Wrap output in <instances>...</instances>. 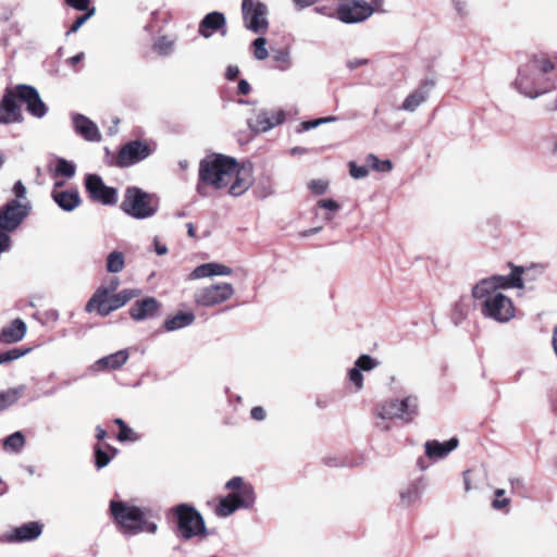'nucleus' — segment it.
Returning <instances> with one entry per match:
<instances>
[{
  "instance_id": "nucleus-31",
  "label": "nucleus",
  "mask_w": 557,
  "mask_h": 557,
  "mask_svg": "<svg viewBox=\"0 0 557 557\" xmlns=\"http://www.w3.org/2000/svg\"><path fill=\"white\" fill-rule=\"evenodd\" d=\"M231 495H234V499L238 503L240 508H250L256 502V493L250 483L238 492H232Z\"/></svg>"
},
{
  "instance_id": "nucleus-38",
  "label": "nucleus",
  "mask_w": 557,
  "mask_h": 557,
  "mask_svg": "<svg viewBox=\"0 0 557 557\" xmlns=\"http://www.w3.org/2000/svg\"><path fill=\"white\" fill-rule=\"evenodd\" d=\"M425 100H426V91H423L422 89H417L406 97V99L404 100V102L401 104V108L405 111L413 112Z\"/></svg>"
},
{
  "instance_id": "nucleus-51",
  "label": "nucleus",
  "mask_w": 557,
  "mask_h": 557,
  "mask_svg": "<svg viewBox=\"0 0 557 557\" xmlns=\"http://www.w3.org/2000/svg\"><path fill=\"white\" fill-rule=\"evenodd\" d=\"M248 483L244 482L242 476H234L226 482L225 487L232 492H238L240 488L246 486Z\"/></svg>"
},
{
  "instance_id": "nucleus-61",
  "label": "nucleus",
  "mask_w": 557,
  "mask_h": 557,
  "mask_svg": "<svg viewBox=\"0 0 557 557\" xmlns=\"http://www.w3.org/2000/svg\"><path fill=\"white\" fill-rule=\"evenodd\" d=\"M154 244V251L159 256H163L168 253V247L164 244H161L157 238L153 242Z\"/></svg>"
},
{
  "instance_id": "nucleus-46",
  "label": "nucleus",
  "mask_w": 557,
  "mask_h": 557,
  "mask_svg": "<svg viewBox=\"0 0 557 557\" xmlns=\"http://www.w3.org/2000/svg\"><path fill=\"white\" fill-rule=\"evenodd\" d=\"M356 366L361 369V371H371L379 367L380 362L372 358L369 355H361L356 361Z\"/></svg>"
},
{
  "instance_id": "nucleus-58",
  "label": "nucleus",
  "mask_w": 557,
  "mask_h": 557,
  "mask_svg": "<svg viewBox=\"0 0 557 557\" xmlns=\"http://www.w3.org/2000/svg\"><path fill=\"white\" fill-rule=\"evenodd\" d=\"M369 60L368 59H363V58H356V59H350L347 61V67L349 70H355L359 66H362V65H366L368 64Z\"/></svg>"
},
{
  "instance_id": "nucleus-3",
  "label": "nucleus",
  "mask_w": 557,
  "mask_h": 557,
  "mask_svg": "<svg viewBox=\"0 0 557 557\" xmlns=\"http://www.w3.org/2000/svg\"><path fill=\"white\" fill-rule=\"evenodd\" d=\"M121 210L136 220H145L153 216L159 209V198L154 194L147 193L139 187L129 186L124 191Z\"/></svg>"
},
{
  "instance_id": "nucleus-5",
  "label": "nucleus",
  "mask_w": 557,
  "mask_h": 557,
  "mask_svg": "<svg viewBox=\"0 0 557 557\" xmlns=\"http://www.w3.org/2000/svg\"><path fill=\"white\" fill-rule=\"evenodd\" d=\"M473 298L481 301V313L484 318L507 323L515 317L512 300L503 293H487L486 296Z\"/></svg>"
},
{
  "instance_id": "nucleus-13",
  "label": "nucleus",
  "mask_w": 557,
  "mask_h": 557,
  "mask_svg": "<svg viewBox=\"0 0 557 557\" xmlns=\"http://www.w3.org/2000/svg\"><path fill=\"white\" fill-rule=\"evenodd\" d=\"M285 117V112L282 109H262L256 112L255 119L248 120V126L256 133H265L284 123Z\"/></svg>"
},
{
  "instance_id": "nucleus-14",
  "label": "nucleus",
  "mask_w": 557,
  "mask_h": 557,
  "mask_svg": "<svg viewBox=\"0 0 557 557\" xmlns=\"http://www.w3.org/2000/svg\"><path fill=\"white\" fill-rule=\"evenodd\" d=\"M23 121L22 110L11 89H7L0 101V124Z\"/></svg>"
},
{
  "instance_id": "nucleus-25",
  "label": "nucleus",
  "mask_w": 557,
  "mask_h": 557,
  "mask_svg": "<svg viewBox=\"0 0 557 557\" xmlns=\"http://www.w3.org/2000/svg\"><path fill=\"white\" fill-rule=\"evenodd\" d=\"M52 199L64 211L75 210L82 202L77 190L52 191Z\"/></svg>"
},
{
  "instance_id": "nucleus-1",
  "label": "nucleus",
  "mask_w": 557,
  "mask_h": 557,
  "mask_svg": "<svg viewBox=\"0 0 557 557\" xmlns=\"http://www.w3.org/2000/svg\"><path fill=\"white\" fill-rule=\"evenodd\" d=\"M234 182L230 186L228 193L232 196L243 195L251 185L249 178L240 175V168L237 160L221 153H211L205 157L199 163L198 173V194L206 196L205 185L212 186L215 189L226 187L231 181Z\"/></svg>"
},
{
  "instance_id": "nucleus-30",
  "label": "nucleus",
  "mask_w": 557,
  "mask_h": 557,
  "mask_svg": "<svg viewBox=\"0 0 557 557\" xmlns=\"http://www.w3.org/2000/svg\"><path fill=\"white\" fill-rule=\"evenodd\" d=\"M399 399H391L382 404L377 410V417L385 419H399L401 420L403 413L399 410Z\"/></svg>"
},
{
  "instance_id": "nucleus-22",
  "label": "nucleus",
  "mask_w": 557,
  "mask_h": 557,
  "mask_svg": "<svg viewBox=\"0 0 557 557\" xmlns=\"http://www.w3.org/2000/svg\"><path fill=\"white\" fill-rule=\"evenodd\" d=\"M26 331V323L22 319L17 318L1 330L0 342L5 344L17 343L24 338Z\"/></svg>"
},
{
  "instance_id": "nucleus-21",
  "label": "nucleus",
  "mask_w": 557,
  "mask_h": 557,
  "mask_svg": "<svg viewBox=\"0 0 557 557\" xmlns=\"http://www.w3.org/2000/svg\"><path fill=\"white\" fill-rule=\"evenodd\" d=\"M226 20L223 13L214 11L208 13L199 23L198 32L205 37L209 38L214 32L224 28Z\"/></svg>"
},
{
  "instance_id": "nucleus-18",
  "label": "nucleus",
  "mask_w": 557,
  "mask_h": 557,
  "mask_svg": "<svg viewBox=\"0 0 557 557\" xmlns=\"http://www.w3.org/2000/svg\"><path fill=\"white\" fill-rule=\"evenodd\" d=\"M42 532V524L37 521L24 523L7 535L9 542H27L36 540Z\"/></svg>"
},
{
  "instance_id": "nucleus-20",
  "label": "nucleus",
  "mask_w": 557,
  "mask_h": 557,
  "mask_svg": "<svg viewBox=\"0 0 557 557\" xmlns=\"http://www.w3.org/2000/svg\"><path fill=\"white\" fill-rule=\"evenodd\" d=\"M128 350L122 349L109 356L102 357L98 359L90 369L92 371H103V370H116L126 363L128 360Z\"/></svg>"
},
{
  "instance_id": "nucleus-29",
  "label": "nucleus",
  "mask_w": 557,
  "mask_h": 557,
  "mask_svg": "<svg viewBox=\"0 0 557 557\" xmlns=\"http://www.w3.org/2000/svg\"><path fill=\"white\" fill-rule=\"evenodd\" d=\"M195 314L193 312H178L164 321V329L168 332H173L193 324Z\"/></svg>"
},
{
  "instance_id": "nucleus-24",
  "label": "nucleus",
  "mask_w": 557,
  "mask_h": 557,
  "mask_svg": "<svg viewBox=\"0 0 557 557\" xmlns=\"http://www.w3.org/2000/svg\"><path fill=\"white\" fill-rule=\"evenodd\" d=\"M457 446L458 440L456 437H451L444 443L437 441H428L425 443V454L429 458L441 459L446 457Z\"/></svg>"
},
{
  "instance_id": "nucleus-63",
  "label": "nucleus",
  "mask_w": 557,
  "mask_h": 557,
  "mask_svg": "<svg viewBox=\"0 0 557 557\" xmlns=\"http://www.w3.org/2000/svg\"><path fill=\"white\" fill-rule=\"evenodd\" d=\"M434 85H435L434 79H424L418 89H422L423 91H426V96H428L429 91L434 87Z\"/></svg>"
},
{
  "instance_id": "nucleus-47",
  "label": "nucleus",
  "mask_w": 557,
  "mask_h": 557,
  "mask_svg": "<svg viewBox=\"0 0 557 557\" xmlns=\"http://www.w3.org/2000/svg\"><path fill=\"white\" fill-rule=\"evenodd\" d=\"M349 174L355 180H361L368 176L369 169L368 165H358L355 161H350L348 163Z\"/></svg>"
},
{
  "instance_id": "nucleus-37",
  "label": "nucleus",
  "mask_w": 557,
  "mask_h": 557,
  "mask_svg": "<svg viewBox=\"0 0 557 557\" xmlns=\"http://www.w3.org/2000/svg\"><path fill=\"white\" fill-rule=\"evenodd\" d=\"M14 97L16 100H20L21 102L25 103L26 106L36 97L39 95L37 89L30 85L26 84H20L16 85L14 88H11Z\"/></svg>"
},
{
  "instance_id": "nucleus-10",
  "label": "nucleus",
  "mask_w": 557,
  "mask_h": 557,
  "mask_svg": "<svg viewBox=\"0 0 557 557\" xmlns=\"http://www.w3.org/2000/svg\"><path fill=\"white\" fill-rule=\"evenodd\" d=\"M234 295L230 283H220L202 287L194 293V300L198 306L212 307L228 300Z\"/></svg>"
},
{
  "instance_id": "nucleus-49",
  "label": "nucleus",
  "mask_w": 557,
  "mask_h": 557,
  "mask_svg": "<svg viewBox=\"0 0 557 557\" xmlns=\"http://www.w3.org/2000/svg\"><path fill=\"white\" fill-rule=\"evenodd\" d=\"M349 381L355 385L357 391H361L363 387V375L361 373V369H359L356 364L348 372Z\"/></svg>"
},
{
  "instance_id": "nucleus-32",
  "label": "nucleus",
  "mask_w": 557,
  "mask_h": 557,
  "mask_svg": "<svg viewBox=\"0 0 557 557\" xmlns=\"http://www.w3.org/2000/svg\"><path fill=\"white\" fill-rule=\"evenodd\" d=\"M107 448L112 453V456H110L109 453L106 451L100 444H96L94 446L95 466L98 470L107 467L110 463L112 457L119 453V450L111 445H107Z\"/></svg>"
},
{
  "instance_id": "nucleus-16",
  "label": "nucleus",
  "mask_w": 557,
  "mask_h": 557,
  "mask_svg": "<svg viewBox=\"0 0 557 557\" xmlns=\"http://www.w3.org/2000/svg\"><path fill=\"white\" fill-rule=\"evenodd\" d=\"M507 275H493L478 282L472 287V297H483L487 293H500L499 288H509Z\"/></svg>"
},
{
  "instance_id": "nucleus-36",
  "label": "nucleus",
  "mask_w": 557,
  "mask_h": 557,
  "mask_svg": "<svg viewBox=\"0 0 557 557\" xmlns=\"http://www.w3.org/2000/svg\"><path fill=\"white\" fill-rule=\"evenodd\" d=\"M24 391L25 386L21 385L4 392H0V411L5 410L10 406L14 405L23 395Z\"/></svg>"
},
{
  "instance_id": "nucleus-28",
  "label": "nucleus",
  "mask_w": 557,
  "mask_h": 557,
  "mask_svg": "<svg viewBox=\"0 0 557 557\" xmlns=\"http://www.w3.org/2000/svg\"><path fill=\"white\" fill-rule=\"evenodd\" d=\"M423 484L419 481L410 483L406 488L400 492V503L405 507H409L418 503L423 492Z\"/></svg>"
},
{
  "instance_id": "nucleus-57",
  "label": "nucleus",
  "mask_w": 557,
  "mask_h": 557,
  "mask_svg": "<svg viewBox=\"0 0 557 557\" xmlns=\"http://www.w3.org/2000/svg\"><path fill=\"white\" fill-rule=\"evenodd\" d=\"M90 0H65L66 4L71 8L79 11H84L88 8Z\"/></svg>"
},
{
  "instance_id": "nucleus-60",
  "label": "nucleus",
  "mask_w": 557,
  "mask_h": 557,
  "mask_svg": "<svg viewBox=\"0 0 557 557\" xmlns=\"http://www.w3.org/2000/svg\"><path fill=\"white\" fill-rule=\"evenodd\" d=\"M321 124H322V121H321V117H320V119H315V120L304 122L301 124V127L305 131H309V129L318 127Z\"/></svg>"
},
{
  "instance_id": "nucleus-27",
  "label": "nucleus",
  "mask_w": 557,
  "mask_h": 557,
  "mask_svg": "<svg viewBox=\"0 0 557 557\" xmlns=\"http://www.w3.org/2000/svg\"><path fill=\"white\" fill-rule=\"evenodd\" d=\"M140 294H141V290L138 288L122 289L121 292H119L114 295L109 294V302H110L109 310L112 312L114 310L122 308L131 299L138 297Z\"/></svg>"
},
{
  "instance_id": "nucleus-48",
  "label": "nucleus",
  "mask_w": 557,
  "mask_h": 557,
  "mask_svg": "<svg viewBox=\"0 0 557 557\" xmlns=\"http://www.w3.org/2000/svg\"><path fill=\"white\" fill-rule=\"evenodd\" d=\"M522 273H523V269L517 267L512 270V272L509 275H507V280L509 282L508 283L509 287H513V288H522L523 287Z\"/></svg>"
},
{
  "instance_id": "nucleus-50",
  "label": "nucleus",
  "mask_w": 557,
  "mask_h": 557,
  "mask_svg": "<svg viewBox=\"0 0 557 557\" xmlns=\"http://www.w3.org/2000/svg\"><path fill=\"white\" fill-rule=\"evenodd\" d=\"M12 191L15 196V199H17L18 201L27 200L26 199L27 189H26L25 185L22 183V181L15 182V184L13 185Z\"/></svg>"
},
{
  "instance_id": "nucleus-55",
  "label": "nucleus",
  "mask_w": 557,
  "mask_h": 557,
  "mask_svg": "<svg viewBox=\"0 0 557 557\" xmlns=\"http://www.w3.org/2000/svg\"><path fill=\"white\" fill-rule=\"evenodd\" d=\"M318 207L336 212L339 209V205L333 199H321L318 201Z\"/></svg>"
},
{
  "instance_id": "nucleus-43",
  "label": "nucleus",
  "mask_w": 557,
  "mask_h": 557,
  "mask_svg": "<svg viewBox=\"0 0 557 557\" xmlns=\"http://www.w3.org/2000/svg\"><path fill=\"white\" fill-rule=\"evenodd\" d=\"M75 164L63 159L59 158L57 160L55 174L64 176L66 178H72L75 175Z\"/></svg>"
},
{
  "instance_id": "nucleus-2",
  "label": "nucleus",
  "mask_w": 557,
  "mask_h": 557,
  "mask_svg": "<svg viewBox=\"0 0 557 557\" xmlns=\"http://www.w3.org/2000/svg\"><path fill=\"white\" fill-rule=\"evenodd\" d=\"M554 70L553 62L544 54H534L518 70L515 88L523 96L537 98L549 91L554 82L547 76Z\"/></svg>"
},
{
  "instance_id": "nucleus-64",
  "label": "nucleus",
  "mask_w": 557,
  "mask_h": 557,
  "mask_svg": "<svg viewBox=\"0 0 557 557\" xmlns=\"http://www.w3.org/2000/svg\"><path fill=\"white\" fill-rule=\"evenodd\" d=\"M250 91V85L246 79H240L238 83V92L242 95H247Z\"/></svg>"
},
{
  "instance_id": "nucleus-42",
  "label": "nucleus",
  "mask_w": 557,
  "mask_h": 557,
  "mask_svg": "<svg viewBox=\"0 0 557 557\" xmlns=\"http://www.w3.org/2000/svg\"><path fill=\"white\" fill-rule=\"evenodd\" d=\"M26 110L34 117L42 119L48 112V107L38 95L26 106Z\"/></svg>"
},
{
  "instance_id": "nucleus-44",
  "label": "nucleus",
  "mask_w": 557,
  "mask_h": 557,
  "mask_svg": "<svg viewBox=\"0 0 557 557\" xmlns=\"http://www.w3.org/2000/svg\"><path fill=\"white\" fill-rule=\"evenodd\" d=\"M253 57L259 60H265L269 57L267 49V39L264 37H258L252 41Z\"/></svg>"
},
{
  "instance_id": "nucleus-8",
  "label": "nucleus",
  "mask_w": 557,
  "mask_h": 557,
  "mask_svg": "<svg viewBox=\"0 0 557 557\" xmlns=\"http://www.w3.org/2000/svg\"><path fill=\"white\" fill-rule=\"evenodd\" d=\"M242 14L245 27L255 34H264L269 28L268 7L258 0H243Z\"/></svg>"
},
{
  "instance_id": "nucleus-56",
  "label": "nucleus",
  "mask_w": 557,
  "mask_h": 557,
  "mask_svg": "<svg viewBox=\"0 0 557 557\" xmlns=\"http://www.w3.org/2000/svg\"><path fill=\"white\" fill-rule=\"evenodd\" d=\"M11 248V238L8 233L0 231V255L9 251Z\"/></svg>"
},
{
  "instance_id": "nucleus-7",
  "label": "nucleus",
  "mask_w": 557,
  "mask_h": 557,
  "mask_svg": "<svg viewBox=\"0 0 557 557\" xmlns=\"http://www.w3.org/2000/svg\"><path fill=\"white\" fill-rule=\"evenodd\" d=\"M32 203L29 200L18 201L12 199L0 207V231L12 233L16 231L29 215Z\"/></svg>"
},
{
  "instance_id": "nucleus-11",
  "label": "nucleus",
  "mask_w": 557,
  "mask_h": 557,
  "mask_svg": "<svg viewBox=\"0 0 557 557\" xmlns=\"http://www.w3.org/2000/svg\"><path fill=\"white\" fill-rule=\"evenodd\" d=\"M374 9L364 0H352L336 10V17L346 24L360 23L370 17Z\"/></svg>"
},
{
  "instance_id": "nucleus-19",
  "label": "nucleus",
  "mask_w": 557,
  "mask_h": 557,
  "mask_svg": "<svg viewBox=\"0 0 557 557\" xmlns=\"http://www.w3.org/2000/svg\"><path fill=\"white\" fill-rule=\"evenodd\" d=\"M109 294L110 290L107 287H99L87 301L85 310L87 312L97 311V313L101 317L109 315L111 313L109 310Z\"/></svg>"
},
{
  "instance_id": "nucleus-35",
  "label": "nucleus",
  "mask_w": 557,
  "mask_h": 557,
  "mask_svg": "<svg viewBox=\"0 0 557 557\" xmlns=\"http://www.w3.org/2000/svg\"><path fill=\"white\" fill-rule=\"evenodd\" d=\"M24 391L25 386L21 385L4 392H0V411L5 410L10 406L14 405L23 395Z\"/></svg>"
},
{
  "instance_id": "nucleus-33",
  "label": "nucleus",
  "mask_w": 557,
  "mask_h": 557,
  "mask_svg": "<svg viewBox=\"0 0 557 557\" xmlns=\"http://www.w3.org/2000/svg\"><path fill=\"white\" fill-rule=\"evenodd\" d=\"M272 61L275 62L274 67L281 72L289 70L293 60L288 48H280L272 51Z\"/></svg>"
},
{
  "instance_id": "nucleus-39",
  "label": "nucleus",
  "mask_w": 557,
  "mask_h": 557,
  "mask_svg": "<svg viewBox=\"0 0 557 557\" xmlns=\"http://www.w3.org/2000/svg\"><path fill=\"white\" fill-rule=\"evenodd\" d=\"M124 253L117 250L110 252L107 257V271L110 273H119L124 269Z\"/></svg>"
},
{
  "instance_id": "nucleus-54",
  "label": "nucleus",
  "mask_w": 557,
  "mask_h": 557,
  "mask_svg": "<svg viewBox=\"0 0 557 557\" xmlns=\"http://www.w3.org/2000/svg\"><path fill=\"white\" fill-rule=\"evenodd\" d=\"M91 14H92V11L87 13V14H85V15L78 16L74 21V23L72 24L70 29L66 32V35L76 33L83 26V24L91 16Z\"/></svg>"
},
{
  "instance_id": "nucleus-41",
  "label": "nucleus",
  "mask_w": 557,
  "mask_h": 557,
  "mask_svg": "<svg viewBox=\"0 0 557 557\" xmlns=\"http://www.w3.org/2000/svg\"><path fill=\"white\" fill-rule=\"evenodd\" d=\"M25 445V437L22 432L17 431L9 435L3 443L5 450L18 453Z\"/></svg>"
},
{
  "instance_id": "nucleus-62",
  "label": "nucleus",
  "mask_w": 557,
  "mask_h": 557,
  "mask_svg": "<svg viewBox=\"0 0 557 557\" xmlns=\"http://www.w3.org/2000/svg\"><path fill=\"white\" fill-rule=\"evenodd\" d=\"M171 46V44L166 40V38H160L158 41H156L154 44V48L159 51H165L169 47Z\"/></svg>"
},
{
  "instance_id": "nucleus-53",
  "label": "nucleus",
  "mask_w": 557,
  "mask_h": 557,
  "mask_svg": "<svg viewBox=\"0 0 557 557\" xmlns=\"http://www.w3.org/2000/svg\"><path fill=\"white\" fill-rule=\"evenodd\" d=\"M117 440L120 442L136 441L137 436L135 435L134 431L129 426L125 425L120 430V432L117 434Z\"/></svg>"
},
{
  "instance_id": "nucleus-23",
  "label": "nucleus",
  "mask_w": 557,
  "mask_h": 557,
  "mask_svg": "<svg viewBox=\"0 0 557 557\" xmlns=\"http://www.w3.org/2000/svg\"><path fill=\"white\" fill-rule=\"evenodd\" d=\"M233 273V270L224 264L216 262H209L205 264H200L194 269L190 273V278L197 280L202 277L215 276V275H225L228 276Z\"/></svg>"
},
{
  "instance_id": "nucleus-40",
  "label": "nucleus",
  "mask_w": 557,
  "mask_h": 557,
  "mask_svg": "<svg viewBox=\"0 0 557 557\" xmlns=\"http://www.w3.org/2000/svg\"><path fill=\"white\" fill-rule=\"evenodd\" d=\"M366 163L368 168L381 173H388L393 170V163L391 160L381 161L374 153H369L367 156Z\"/></svg>"
},
{
  "instance_id": "nucleus-45",
  "label": "nucleus",
  "mask_w": 557,
  "mask_h": 557,
  "mask_svg": "<svg viewBox=\"0 0 557 557\" xmlns=\"http://www.w3.org/2000/svg\"><path fill=\"white\" fill-rule=\"evenodd\" d=\"M30 348H12L5 351L0 352V364L8 363L14 361L23 356H25Z\"/></svg>"
},
{
  "instance_id": "nucleus-34",
  "label": "nucleus",
  "mask_w": 557,
  "mask_h": 557,
  "mask_svg": "<svg viewBox=\"0 0 557 557\" xmlns=\"http://www.w3.org/2000/svg\"><path fill=\"white\" fill-rule=\"evenodd\" d=\"M234 498V495H231V493L227 496L221 498L215 508L216 516L226 518L239 509L240 507Z\"/></svg>"
},
{
  "instance_id": "nucleus-12",
  "label": "nucleus",
  "mask_w": 557,
  "mask_h": 557,
  "mask_svg": "<svg viewBox=\"0 0 557 557\" xmlns=\"http://www.w3.org/2000/svg\"><path fill=\"white\" fill-rule=\"evenodd\" d=\"M151 154L149 146L140 140H132L125 144L119 151L115 164L119 168L134 165Z\"/></svg>"
},
{
  "instance_id": "nucleus-15",
  "label": "nucleus",
  "mask_w": 557,
  "mask_h": 557,
  "mask_svg": "<svg viewBox=\"0 0 557 557\" xmlns=\"http://www.w3.org/2000/svg\"><path fill=\"white\" fill-rule=\"evenodd\" d=\"M161 304L154 297H146L135 301L129 308L131 318L136 321L152 319L159 314Z\"/></svg>"
},
{
  "instance_id": "nucleus-4",
  "label": "nucleus",
  "mask_w": 557,
  "mask_h": 557,
  "mask_svg": "<svg viewBox=\"0 0 557 557\" xmlns=\"http://www.w3.org/2000/svg\"><path fill=\"white\" fill-rule=\"evenodd\" d=\"M110 512L123 534L135 535L145 530V516L140 508L121 500H111Z\"/></svg>"
},
{
  "instance_id": "nucleus-26",
  "label": "nucleus",
  "mask_w": 557,
  "mask_h": 557,
  "mask_svg": "<svg viewBox=\"0 0 557 557\" xmlns=\"http://www.w3.org/2000/svg\"><path fill=\"white\" fill-rule=\"evenodd\" d=\"M399 410L403 413L401 421L412 422L419 414V399L417 396L409 395L399 399Z\"/></svg>"
},
{
  "instance_id": "nucleus-17",
  "label": "nucleus",
  "mask_w": 557,
  "mask_h": 557,
  "mask_svg": "<svg viewBox=\"0 0 557 557\" xmlns=\"http://www.w3.org/2000/svg\"><path fill=\"white\" fill-rule=\"evenodd\" d=\"M75 132L87 141H100L101 134L98 126L87 116L76 113L72 116Z\"/></svg>"
},
{
  "instance_id": "nucleus-9",
  "label": "nucleus",
  "mask_w": 557,
  "mask_h": 557,
  "mask_svg": "<svg viewBox=\"0 0 557 557\" xmlns=\"http://www.w3.org/2000/svg\"><path fill=\"white\" fill-rule=\"evenodd\" d=\"M85 188L92 201L103 206H114L117 202V189L107 186L98 174H88L85 177Z\"/></svg>"
},
{
  "instance_id": "nucleus-6",
  "label": "nucleus",
  "mask_w": 557,
  "mask_h": 557,
  "mask_svg": "<svg viewBox=\"0 0 557 557\" xmlns=\"http://www.w3.org/2000/svg\"><path fill=\"white\" fill-rule=\"evenodd\" d=\"M181 536L189 540L197 535L207 536L208 532L201 513L190 505L181 504L174 509Z\"/></svg>"
},
{
  "instance_id": "nucleus-52",
  "label": "nucleus",
  "mask_w": 557,
  "mask_h": 557,
  "mask_svg": "<svg viewBox=\"0 0 557 557\" xmlns=\"http://www.w3.org/2000/svg\"><path fill=\"white\" fill-rule=\"evenodd\" d=\"M308 186L317 195H322L327 189V183L323 180H313Z\"/></svg>"
},
{
  "instance_id": "nucleus-59",
  "label": "nucleus",
  "mask_w": 557,
  "mask_h": 557,
  "mask_svg": "<svg viewBox=\"0 0 557 557\" xmlns=\"http://www.w3.org/2000/svg\"><path fill=\"white\" fill-rule=\"evenodd\" d=\"M251 418L256 421H262L265 418V411L262 407L256 406L250 411Z\"/></svg>"
}]
</instances>
